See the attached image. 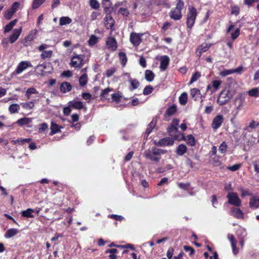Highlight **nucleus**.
I'll return each mask as SVG.
<instances>
[{"label":"nucleus","mask_w":259,"mask_h":259,"mask_svg":"<svg viewBox=\"0 0 259 259\" xmlns=\"http://www.w3.org/2000/svg\"><path fill=\"white\" fill-rule=\"evenodd\" d=\"M166 152L167 151L166 150L153 147L151 149H148L145 151L144 155L146 158L157 162L160 159V155Z\"/></svg>","instance_id":"f257e3e1"},{"label":"nucleus","mask_w":259,"mask_h":259,"mask_svg":"<svg viewBox=\"0 0 259 259\" xmlns=\"http://www.w3.org/2000/svg\"><path fill=\"white\" fill-rule=\"evenodd\" d=\"M197 16V11L196 8L192 6H189L188 12L187 14V26L189 29H191L193 26L196 17Z\"/></svg>","instance_id":"f03ea898"},{"label":"nucleus","mask_w":259,"mask_h":259,"mask_svg":"<svg viewBox=\"0 0 259 259\" xmlns=\"http://www.w3.org/2000/svg\"><path fill=\"white\" fill-rule=\"evenodd\" d=\"M184 6V2H178L176 7L169 12L170 17L175 20H180L182 18V10Z\"/></svg>","instance_id":"7ed1b4c3"},{"label":"nucleus","mask_w":259,"mask_h":259,"mask_svg":"<svg viewBox=\"0 0 259 259\" xmlns=\"http://www.w3.org/2000/svg\"><path fill=\"white\" fill-rule=\"evenodd\" d=\"M175 140H180L178 135H175L174 138H164L159 140L158 142H154L155 145L161 147L172 146Z\"/></svg>","instance_id":"20e7f679"},{"label":"nucleus","mask_w":259,"mask_h":259,"mask_svg":"<svg viewBox=\"0 0 259 259\" xmlns=\"http://www.w3.org/2000/svg\"><path fill=\"white\" fill-rule=\"evenodd\" d=\"M227 198L228 199V202L229 204L237 207L241 206V200L236 193L229 192L227 195Z\"/></svg>","instance_id":"39448f33"},{"label":"nucleus","mask_w":259,"mask_h":259,"mask_svg":"<svg viewBox=\"0 0 259 259\" xmlns=\"http://www.w3.org/2000/svg\"><path fill=\"white\" fill-rule=\"evenodd\" d=\"M233 95L230 94L229 91L224 90L222 91L217 99V103L219 105H224L232 97Z\"/></svg>","instance_id":"423d86ee"},{"label":"nucleus","mask_w":259,"mask_h":259,"mask_svg":"<svg viewBox=\"0 0 259 259\" xmlns=\"http://www.w3.org/2000/svg\"><path fill=\"white\" fill-rule=\"evenodd\" d=\"M31 66L32 65L30 62L28 61H21L18 64L17 68L13 73L15 75H18L28 67H31Z\"/></svg>","instance_id":"0eeeda50"},{"label":"nucleus","mask_w":259,"mask_h":259,"mask_svg":"<svg viewBox=\"0 0 259 259\" xmlns=\"http://www.w3.org/2000/svg\"><path fill=\"white\" fill-rule=\"evenodd\" d=\"M142 33H137L132 32L130 34V41L133 46L137 47L140 45L142 41Z\"/></svg>","instance_id":"6e6552de"},{"label":"nucleus","mask_w":259,"mask_h":259,"mask_svg":"<svg viewBox=\"0 0 259 259\" xmlns=\"http://www.w3.org/2000/svg\"><path fill=\"white\" fill-rule=\"evenodd\" d=\"M83 64V59L80 55H76L72 57L70 63L71 67L80 68Z\"/></svg>","instance_id":"1a4fd4ad"},{"label":"nucleus","mask_w":259,"mask_h":259,"mask_svg":"<svg viewBox=\"0 0 259 259\" xmlns=\"http://www.w3.org/2000/svg\"><path fill=\"white\" fill-rule=\"evenodd\" d=\"M223 122V117L222 115L216 116L213 119L211 126L213 130L219 128Z\"/></svg>","instance_id":"9d476101"},{"label":"nucleus","mask_w":259,"mask_h":259,"mask_svg":"<svg viewBox=\"0 0 259 259\" xmlns=\"http://www.w3.org/2000/svg\"><path fill=\"white\" fill-rule=\"evenodd\" d=\"M190 95L194 101H198L200 99L201 102H202L203 99H202V95L201 94L200 91L196 88H193L190 90Z\"/></svg>","instance_id":"9b49d317"},{"label":"nucleus","mask_w":259,"mask_h":259,"mask_svg":"<svg viewBox=\"0 0 259 259\" xmlns=\"http://www.w3.org/2000/svg\"><path fill=\"white\" fill-rule=\"evenodd\" d=\"M210 47V45L206 42H204L199 46L196 51V55L200 58L202 55V54L204 52H206Z\"/></svg>","instance_id":"f8f14e48"},{"label":"nucleus","mask_w":259,"mask_h":259,"mask_svg":"<svg viewBox=\"0 0 259 259\" xmlns=\"http://www.w3.org/2000/svg\"><path fill=\"white\" fill-rule=\"evenodd\" d=\"M169 58L166 55L161 56L160 58V69L161 71H165L169 63Z\"/></svg>","instance_id":"ddd939ff"},{"label":"nucleus","mask_w":259,"mask_h":259,"mask_svg":"<svg viewBox=\"0 0 259 259\" xmlns=\"http://www.w3.org/2000/svg\"><path fill=\"white\" fill-rule=\"evenodd\" d=\"M106 46L108 49L114 51L117 49V45L115 38L109 37L106 41Z\"/></svg>","instance_id":"4468645a"},{"label":"nucleus","mask_w":259,"mask_h":259,"mask_svg":"<svg viewBox=\"0 0 259 259\" xmlns=\"http://www.w3.org/2000/svg\"><path fill=\"white\" fill-rule=\"evenodd\" d=\"M227 237L228 239L230 241L233 253L237 254L239 252V250L236 246V241L234 236L232 234H229Z\"/></svg>","instance_id":"2eb2a0df"},{"label":"nucleus","mask_w":259,"mask_h":259,"mask_svg":"<svg viewBox=\"0 0 259 259\" xmlns=\"http://www.w3.org/2000/svg\"><path fill=\"white\" fill-rule=\"evenodd\" d=\"M22 29H15L13 30L12 35L10 36V41L11 44L14 43L19 37L21 32Z\"/></svg>","instance_id":"dca6fc26"},{"label":"nucleus","mask_w":259,"mask_h":259,"mask_svg":"<svg viewBox=\"0 0 259 259\" xmlns=\"http://www.w3.org/2000/svg\"><path fill=\"white\" fill-rule=\"evenodd\" d=\"M231 214L237 219H243L244 217L243 211L238 208H232L231 210Z\"/></svg>","instance_id":"f3484780"},{"label":"nucleus","mask_w":259,"mask_h":259,"mask_svg":"<svg viewBox=\"0 0 259 259\" xmlns=\"http://www.w3.org/2000/svg\"><path fill=\"white\" fill-rule=\"evenodd\" d=\"M181 138H180V140L182 139L183 140H185L186 141L187 143L190 145L191 146H194L196 144V141L194 137L192 135H189L187 136L186 138L185 136L183 134L181 135Z\"/></svg>","instance_id":"a211bd4d"},{"label":"nucleus","mask_w":259,"mask_h":259,"mask_svg":"<svg viewBox=\"0 0 259 259\" xmlns=\"http://www.w3.org/2000/svg\"><path fill=\"white\" fill-rule=\"evenodd\" d=\"M249 205L252 209H256L259 207V198L255 196L252 197L250 199Z\"/></svg>","instance_id":"6ab92c4d"},{"label":"nucleus","mask_w":259,"mask_h":259,"mask_svg":"<svg viewBox=\"0 0 259 259\" xmlns=\"http://www.w3.org/2000/svg\"><path fill=\"white\" fill-rule=\"evenodd\" d=\"M105 24L108 28L112 29L114 25V20L110 15H106L104 18Z\"/></svg>","instance_id":"aec40b11"},{"label":"nucleus","mask_w":259,"mask_h":259,"mask_svg":"<svg viewBox=\"0 0 259 259\" xmlns=\"http://www.w3.org/2000/svg\"><path fill=\"white\" fill-rule=\"evenodd\" d=\"M32 122V118L24 117L18 119L16 123L20 126H23L25 125H29Z\"/></svg>","instance_id":"412c9836"},{"label":"nucleus","mask_w":259,"mask_h":259,"mask_svg":"<svg viewBox=\"0 0 259 259\" xmlns=\"http://www.w3.org/2000/svg\"><path fill=\"white\" fill-rule=\"evenodd\" d=\"M122 3L118 2L115 4L113 8L104 7H103L104 11L106 13V15H110V14L112 13V11L113 10L117 9L118 8H119L120 6H121L122 5Z\"/></svg>","instance_id":"4be33fe9"},{"label":"nucleus","mask_w":259,"mask_h":259,"mask_svg":"<svg viewBox=\"0 0 259 259\" xmlns=\"http://www.w3.org/2000/svg\"><path fill=\"white\" fill-rule=\"evenodd\" d=\"M18 233V230L17 229H10L6 232L5 234V237L6 238H10L17 235Z\"/></svg>","instance_id":"5701e85b"},{"label":"nucleus","mask_w":259,"mask_h":259,"mask_svg":"<svg viewBox=\"0 0 259 259\" xmlns=\"http://www.w3.org/2000/svg\"><path fill=\"white\" fill-rule=\"evenodd\" d=\"M60 89L62 92L65 93L70 91L72 89V86L70 83L64 82L60 85Z\"/></svg>","instance_id":"b1692460"},{"label":"nucleus","mask_w":259,"mask_h":259,"mask_svg":"<svg viewBox=\"0 0 259 259\" xmlns=\"http://www.w3.org/2000/svg\"><path fill=\"white\" fill-rule=\"evenodd\" d=\"M62 127L59 126L57 124H56V123L54 122H51V131L50 133V135H53L57 133H59L60 132V128H61Z\"/></svg>","instance_id":"393cba45"},{"label":"nucleus","mask_w":259,"mask_h":259,"mask_svg":"<svg viewBox=\"0 0 259 259\" xmlns=\"http://www.w3.org/2000/svg\"><path fill=\"white\" fill-rule=\"evenodd\" d=\"M156 124V119L153 118L150 122V123L148 124L147 128L146 129L145 134L147 135V136H148V135L151 133L152 130L155 127Z\"/></svg>","instance_id":"a878e982"},{"label":"nucleus","mask_w":259,"mask_h":259,"mask_svg":"<svg viewBox=\"0 0 259 259\" xmlns=\"http://www.w3.org/2000/svg\"><path fill=\"white\" fill-rule=\"evenodd\" d=\"M187 150V147L184 144H180L177 148V154L179 156L183 155Z\"/></svg>","instance_id":"bb28decb"},{"label":"nucleus","mask_w":259,"mask_h":259,"mask_svg":"<svg viewBox=\"0 0 259 259\" xmlns=\"http://www.w3.org/2000/svg\"><path fill=\"white\" fill-rule=\"evenodd\" d=\"M155 77L154 73L150 70H146L145 72V78L148 81L151 82L153 80Z\"/></svg>","instance_id":"cd10ccee"},{"label":"nucleus","mask_w":259,"mask_h":259,"mask_svg":"<svg viewBox=\"0 0 259 259\" xmlns=\"http://www.w3.org/2000/svg\"><path fill=\"white\" fill-rule=\"evenodd\" d=\"M34 209L32 208H28L25 210H23L21 212V215L22 217L25 218H33L34 215L33 214V212H34Z\"/></svg>","instance_id":"c85d7f7f"},{"label":"nucleus","mask_w":259,"mask_h":259,"mask_svg":"<svg viewBox=\"0 0 259 259\" xmlns=\"http://www.w3.org/2000/svg\"><path fill=\"white\" fill-rule=\"evenodd\" d=\"M70 107L76 109H81L83 108V104L81 101H72L70 102Z\"/></svg>","instance_id":"c756f323"},{"label":"nucleus","mask_w":259,"mask_h":259,"mask_svg":"<svg viewBox=\"0 0 259 259\" xmlns=\"http://www.w3.org/2000/svg\"><path fill=\"white\" fill-rule=\"evenodd\" d=\"M179 103L182 105H185L187 103L188 95L186 92L183 93L179 98Z\"/></svg>","instance_id":"7c9ffc66"},{"label":"nucleus","mask_w":259,"mask_h":259,"mask_svg":"<svg viewBox=\"0 0 259 259\" xmlns=\"http://www.w3.org/2000/svg\"><path fill=\"white\" fill-rule=\"evenodd\" d=\"M72 22V19L69 17H62L59 20V24L61 26L69 24Z\"/></svg>","instance_id":"2f4dec72"},{"label":"nucleus","mask_w":259,"mask_h":259,"mask_svg":"<svg viewBox=\"0 0 259 259\" xmlns=\"http://www.w3.org/2000/svg\"><path fill=\"white\" fill-rule=\"evenodd\" d=\"M177 110V108L176 105H173L171 106L167 109L165 116H166L167 115L168 116H170L174 115L176 112Z\"/></svg>","instance_id":"473e14b6"},{"label":"nucleus","mask_w":259,"mask_h":259,"mask_svg":"<svg viewBox=\"0 0 259 259\" xmlns=\"http://www.w3.org/2000/svg\"><path fill=\"white\" fill-rule=\"evenodd\" d=\"M222 84L221 80H214L211 82L212 89L211 90V94L214 93L220 89V85Z\"/></svg>","instance_id":"72a5a7b5"},{"label":"nucleus","mask_w":259,"mask_h":259,"mask_svg":"<svg viewBox=\"0 0 259 259\" xmlns=\"http://www.w3.org/2000/svg\"><path fill=\"white\" fill-rule=\"evenodd\" d=\"M115 10H117V14H120L124 17H127L130 14L128 10L125 8H118Z\"/></svg>","instance_id":"f704fd0d"},{"label":"nucleus","mask_w":259,"mask_h":259,"mask_svg":"<svg viewBox=\"0 0 259 259\" xmlns=\"http://www.w3.org/2000/svg\"><path fill=\"white\" fill-rule=\"evenodd\" d=\"M53 55V51H44L40 54V57L42 60H46L47 59H50L52 57Z\"/></svg>","instance_id":"c9c22d12"},{"label":"nucleus","mask_w":259,"mask_h":259,"mask_svg":"<svg viewBox=\"0 0 259 259\" xmlns=\"http://www.w3.org/2000/svg\"><path fill=\"white\" fill-rule=\"evenodd\" d=\"M17 21V20L15 19L8 24L5 27L4 32L7 33L10 31L13 27L16 25Z\"/></svg>","instance_id":"e433bc0d"},{"label":"nucleus","mask_w":259,"mask_h":259,"mask_svg":"<svg viewBox=\"0 0 259 259\" xmlns=\"http://www.w3.org/2000/svg\"><path fill=\"white\" fill-rule=\"evenodd\" d=\"M128 81L131 85V88L130 89L131 91L137 89L139 86V82L136 79L130 78Z\"/></svg>","instance_id":"4c0bfd02"},{"label":"nucleus","mask_w":259,"mask_h":259,"mask_svg":"<svg viewBox=\"0 0 259 259\" xmlns=\"http://www.w3.org/2000/svg\"><path fill=\"white\" fill-rule=\"evenodd\" d=\"M37 32V31L36 29H33V30H31L29 32V34L25 38V40L26 41H31L33 40L35 38V36L36 35Z\"/></svg>","instance_id":"58836bf2"},{"label":"nucleus","mask_w":259,"mask_h":259,"mask_svg":"<svg viewBox=\"0 0 259 259\" xmlns=\"http://www.w3.org/2000/svg\"><path fill=\"white\" fill-rule=\"evenodd\" d=\"M20 109V106L17 104H13L9 106V110L12 114L18 112Z\"/></svg>","instance_id":"ea45409f"},{"label":"nucleus","mask_w":259,"mask_h":259,"mask_svg":"<svg viewBox=\"0 0 259 259\" xmlns=\"http://www.w3.org/2000/svg\"><path fill=\"white\" fill-rule=\"evenodd\" d=\"M46 0H33L31 5L32 9L38 8Z\"/></svg>","instance_id":"a19ab883"},{"label":"nucleus","mask_w":259,"mask_h":259,"mask_svg":"<svg viewBox=\"0 0 259 259\" xmlns=\"http://www.w3.org/2000/svg\"><path fill=\"white\" fill-rule=\"evenodd\" d=\"M79 82L80 86L85 85L88 82V76L86 74H82L79 78Z\"/></svg>","instance_id":"79ce46f5"},{"label":"nucleus","mask_w":259,"mask_h":259,"mask_svg":"<svg viewBox=\"0 0 259 259\" xmlns=\"http://www.w3.org/2000/svg\"><path fill=\"white\" fill-rule=\"evenodd\" d=\"M248 95L251 97H257L259 96V88H253L248 92Z\"/></svg>","instance_id":"37998d69"},{"label":"nucleus","mask_w":259,"mask_h":259,"mask_svg":"<svg viewBox=\"0 0 259 259\" xmlns=\"http://www.w3.org/2000/svg\"><path fill=\"white\" fill-rule=\"evenodd\" d=\"M38 94V92L34 88H30L27 90L25 95L28 99H29L32 94Z\"/></svg>","instance_id":"c03bdc74"},{"label":"nucleus","mask_w":259,"mask_h":259,"mask_svg":"<svg viewBox=\"0 0 259 259\" xmlns=\"http://www.w3.org/2000/svg\"><path fill=\"white\" fill-rule=\"evenodd\" d=\"M90 6L95 10H97L100 8V4L97 0H90Z\"/></svg>","instance_id":"a18cd8bd"},{"label":"nucleus","mask_w":259,"mask_h":259,"mask_svg":"<svg viewBox=\"0 0 259 259\" xmlns=\"http://www.w3.org/2000/svg\"><path fill=\"white\" fill-rule=\"evenodd\" d=\"M201 76V73L199 72H195L190 79L189 84H192L197 81Z\"/></svg>","instance_id":"49530a36"},{"label":"nucleus","mask_w":259,"mask_h":259,"mask_svg":"<svg viewBox=\"0 0 259 259\" xmlns=\"http://www.w3.org/2000/svg\"><path fill=\"white\" fill-rule=\"evenodd\" d=\"M239 191L241 193V196L242 197L247 196H251V193L248 189H244L243 188H240L239 189Z\"/></svg>","instance_id":"de8ad7c7"},{"label":"nucleus","mask_w":259,"mask_h":259,"mask_svg":"<svg viewBox=\"0 0 259 259\" xmlns=\"http://www.w3.org/2000/svg\"><path fill=\"white\" fill-rule=\"evenodd\" d=\"M119 57L121 62L122 65L124 66L127 62V58L126 55L123 52H120L119 53Z\"/></svg>","instance_id":"09e8293b"},{"label":"nucleus","mask_w":259,"mask_h":259,"mask_svg":"<svg viewBox=\"0 0 259 259\" xmlns=\"http://www.w3.org/2000/svg\"><path fill=\"white\" fill-rule=\"evenodd\" d=\"M112 89L109 88L102 90L100 95L101 97L102 98L107 99L108 94H109V92L112 91Z\"/></svg>","instance_id":"8fccbe9b"},{"label":"nucleus","mask_w":259,"mask_h":259,"mask_svg":"<svg viewBox=\"0 0 259 259\" xmlns=\"http://www.w3.org/2000/svg\"><path fill=\"white\" fill-rule=\"evenodd\" d=\"M240 34V29L239 28H236L234 29V30L233 31L231 32V38L233 40H234L236 38H237L238 36Z\"/></svg>","instance_id":"3c124183"},{"label":"nucleus","mask_w":259,"mask_h":259,"mask_svg":"<svg viewBox=\"0 0 259 259\" xmlns=\"http://www.w3.org/2000/svg\"><path fill=\"white\" fill-rule=\"evenodd\" d=\"M22 107L26 109H31L34 107V104L33 102L30 101L27 103H23Z\"/></svg>","instance_id":"603ef678"},{"label":"nucleus","mask_w":259,"mask_h":259,"mask_svg":"<svg viewBox=\"0 0 259 259\" xmlns=\"http://www.w3.org/2000/svg\"><path fill=\"white\" fill-rule=\"evenodd\" d=\"M167 131L169 134L177 133L178 132V128L174 124H170V125L167 127Z\"/></svg>","instance_id":"864d4df0"},{"label":"nucleus","mask_w":259,"mask_h":259,"mask_svg":"<svg viewBox=\"0 0 259 259\" xmlns=\"http://www.w3.org/2000/svg\"><path fill=\"white\" fill-rule=\"evenodd\" d=\"M227 149V145L226 142H223L219 147V151L221 153H224L226 152Z\"/></svg>","instance_id":"5fc2aeb1"},{"label":"nucleus","mask_w":259,"mask_h":259,"mask_svg":"<svg viewBox=\"0 0 259 259\" xmlns=\"http://www.w3.org/2000/svg\"><path fill=\"white\" fill-rule=\"evenodd\" d=\"M153 90V89L151 85H147L144 88L143 90V94L144 95H148L152 93Z\"/></svg>","instance_id":"6e6d98bb"},{"label":"nucleus","mask_w":259,"mask_h":259,"mask_svg":"<svg viewBox=\"0 0 259 259\" xmlns=\"http://www.w3.org/2000/svg\"><path fill=\"white\" fill-rule=\"evenodd\" d=\"M111 98H112V102L115 101V102L118 103L120 101L121 96L119 94L115 93V94H112Z\"/></svg>","instance_id":"4d7b16f0"},{"label":"nucleus","mask_w":259,"mask_h":259,"mask_svg":"<svg viewBox=\"0 0 259 259\" xmlns=\"http://www.w3.org/2000/svg\"><path fill=\"white\" fill-rule=\"evenodd\" d=\"M98 41V38L95 35H92L89 39L88 42L90 46L95 45Z\"/></svg>","instance_id":"13d9d810"},{"label":"nucleus","mask_w":259,"mask_h":259,"mask_svg":"<svg viewBox=\"0 0 259 259\" xmlns=\"http://www.w3.org/2000/svg\"><path fill=\"white\" fill-rule=\"evenodd\" d=\"M232 73H233V71H232V69H229V70H223L220 72V75L221 76L224 77V76H226L230 75L231 74H232Z\"/></svg>","instance_id":"bf43d9fd"},{"label":"nucleus","mask_w":259,"mask_h":259,"mask_svg":"<svg viewBox=\"0 0 259 259\" xmlns=\"http://www.w3.org/2000/svg\"><path fill=\"white\" fill-rule=\"evenodd\" d=\"M247 233L245 231L243 230L242 232V236L240 238V245L241 247H243L244 246V241L246 239Z\"/></svg>","instance_id":"052dcab7"},{"label":"nucleus","mask_w":259,"mask_h":259,"mask_svg":"<svg viewBox=\"0 0 259 259\" xmlns=\"http://www.w3.org/2000/svg\"><path fill=\"white\" fill-rule=\"evenodd\" d=\"M14 14V13L11 9L7 10L5 12V17L6 19L9 20L12 18Z\"/></svg>","instance_id":"680f3d73"},{"label":"nucleus","mask_w":259,"mask_h":259,"mask_svg":"<svg viewBox=\"0 0 259 259\" xmlns=\"http://www.w3.org/2000/svg\"><path fill=\"white\" fill-rule=\"evenodd\" d=\"M40 127L38 129L39 133H42L48 128V125L46 123H43L39 125Z\"/></svg>","instance_id":"e2e57ef3"},{"label":"nucleus","mask_w":259,"mask_h":259,"mask_svg":"<svg viewBox=\"0 0 259 259\" xmlns=\"http://www.w3.org/2000/svg\"><path fill=\"white\" fill-rule=\"evenodd\" d=\"M240 12V9L239 7L235 6L232 7L231 8V14L237 15L239 14Z\"/></svg>","instance_id":"0e129e2a"},{"label":"nucleus","mask_w":259,"mask_h":259,"mask_svg":"<svg viewBox=\"0 0 259 259\" xmlns=\"http://www.w3.org/2000/svg\"><path fill=\"white\" fill-rule=\"evenodd\" d=\"M20 6V4L18 2H15L12 6L11 10L15 13L17 10L18 8Z\"/></svg>","instance_id":"69168bd1"},{"label":"nucleus","mask_w":259,"mask_h":259,"mask_svg":"<svg viewBox=\"0 0 259 259\" xmlns=\"http://www.w3.org/2000/svg\"><path fill=\"white\" fill-rule=\"evenodd\" d=\"M115 70H116L115 68H112L109 69H108L106 72V76L108 77L111 76L114 74V73L115 72Z\"/></svg>","instance_id":"338daca9"},{"label":"nucleus","mask_w":259,"mask_h":259,"mask_svg":"<svg viewBox=\"0 0 259 259\" xmlns=\"http://www.w3.org/2000/svg\"><path fill=\"white\" fill-rule=\"evenodd\" d=\"M184 250L186 251V252H189V254L190 255H192L194 252V250L193 249V248H192L190 246H184Z\"/></svg>","instance_id":"774afa93"}]
</instances>
